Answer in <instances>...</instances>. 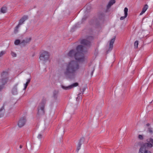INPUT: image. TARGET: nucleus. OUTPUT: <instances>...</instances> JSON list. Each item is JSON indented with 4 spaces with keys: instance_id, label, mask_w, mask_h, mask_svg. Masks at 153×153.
Instances as JSON below:
<instances>
[{
    "instance_id": "5701e85b",
    "label": "nucleus",
    "mask_w": 153,
    "mask_h": 153,
    "mask_svg": "<svg viewBox=\"0 0 153 153\" xmlns=\"http://www.w3.org/2000/svg\"><path fill=\"white\" fill-rule=\"evenodd\" d=\"M30 80H31V79L30 78H29V79H28L27 80V81L26 82V83L25 84H24L25 87H24V90H25L26 89L27 86L28 85V84H29V83L30 82Z\"/></svg>"
},
{
    "instance_id": "f8f14e48",
    "label": "nucleus",
    "mask_w": 153,
    "mask_h": 153,
    "mask_svg": "<svg viewBox=\"0 0 153 153\" xmlns=\"http://www.w3.org/2000/svg\"><path fill=\"white\" fill-rule=\"evenodd\" d=\"M81 44L87 46H90L91 44V42L85 39H82L80 41Z\"/></svg>"
},
{
    "instance_id": "b1692460",
    "label": "nucleus",
    "mask_w": 153,
    "mask_h": 153,
    "mask_svg": "<svg viewBox=\"0 0 153 153\" xmlns=\"http://www.w3.org/2000/svg\"><path fill=\"white\" fill-rule=\"evenodd\" d=\"M20 26L19 25H18L17 26L15 27V29L14 30V33L15 34H16L18 33L19 31L18 29L20 27Z\"/></svg>"
},
{
    "instance_id": "0eeeda50",
    "label": "nucleus",
    "mask_w": 153,
    "mask_h": 153,
    "mask_svg": "<svg viewBox=\"0 0 153 153\" xmlns=\"http://www.w3.org/2000/svg\"><path fill=\"white\" fill-rule=\"evenodd\" d=\"M26 117H21L20 118L18 123V125L20 128H21L24 126L26 123Z\"/></svg>"
},
{
    "instance_id": "4c0bfd02",
    "label": "nucleus",
    "mask_w": 153,
    "mask_h": 153,
    "mask_svg": "<svg viewBox=\"0 0 153 153\" xmlns=\"http://www.w3.org/2000/svg\"><path fill=\"white\" fill-rule=\"evenodd\" d=\"M88 39H93V37L92 36H89L88 38Z\"/></svg>"
},
{
    "instance_id": "6ab92c4d",
    "label": "nucleus",
    "mask_w": 153,
    "mask_h": 153,
    "mask_svg": "<svg viewBox=\"0 0 153 153\" xmlns=\"http://www.w3.org/2000/svg\"><path fill=\"white\" fill-rule=\"evenodd\" d=\"M115 3V0H111L107 5V8H109L114 4Z\"/></svg>"
},
{
    "instance_id": "9b49d317",
    "label": "nucleus",
    "mask_w": 153,
    "mask_h": 153,
    "mask_svg": "<svg viewBox=\"0 0 153 153\" xmlns=\"http://www.w3.org/2000/svg\"><path fill=\"white\" fill-rule=\"evenodd\" d=\"M28 18L27 16L25 15L23 16L19 20L18 25L20 26L24 23L25 21Z\"/></svg>"
},
{
    "instance_id": "f704fd0d",
    "label": "nucleus",
    "mask_w": 153,
    "mask_h": 153,
    "mask_svg": "<svg viewBox=\"0 0 153 153\" xmlns=\"http://www.w3.org/2000/svg\"><path fill=\"white\" fill-rule=\"evenodd\" d=\"M92 71H91V76H92L93 75V73L94 71V68H92Z\"/></svg>"
},
{
    "instance_id": "58836bf2",
    "label": "nucleus",
    "mask_w": 153,
    "mask_h": 153,
    "mask_svg": "<svg viewBox=\"0 0 153 153\" xmlns=\"http://www.w3.org/2000/svg\"><path fill=\"white\" fill-rule=\"evenodd\" d=\"M19 148H20V149H21L22 148V145H20L19 146Z\"/></svg>"
},
{
    "instance_id": "20e7f679",
    "label": "nucleus",
    "mask_w": 153,
    "mask_h": 153,
    "mask_svg": "<svg viewBox=\"0 0 153 153\" xmlns=\"http://www.w3.org/2000/svg\"><path fill=\"white\" fill-rule=\"evenodd\" d=\"M46 100L43 99L42 102L39 104L38 107L37 116L41 117L45 114V107L46 103Z\"/></svg>"
},
{
    "instance_id": "dca6fc26",
    "label": "nucleus",
    "mask_w": 153,
    "mask_h": 153,
    "mask_svg": "<svg viewBox=\"0 0 153 153\" xmlns=\"http://www.w3.org/2000/svg\"><path fill=\"white\" fill-rule=\"evenodd\" d=\"M59 94V91H54L53 93V97L54 100H58L57 97Z\"/></svg>"
},
{
    "instance_id": "423d86ee",
    "label": "nucleus",
    "mask_w": 153,
    "mask_h": 153,
    "mask_svg": "<svg viewBox=\"0 0 153 153\" xmlns=\"http://www.w3.org/2000/svg\"><path fill=\"white\" fill-rule=\"evenodd\" d=\"M16 103L15 101L13 100H10L9 102H5L3 105V107L5 106H7V107L9 108H12L14 105Z\"/></svg>"
},
{
    "instance_id": "39448f33",
    "label": "nucleus",
    "mask_w": 153,
    "mask_h": 153,
    "mask_svg": "<svg viewBox=\"0 0 153 153\" xmlns=\"http://www.w3.org/2000/svg\"><path fill=\"white\" fill-rule=\"evenodd\" d=\"M49 56V54L48 52L43 51L40 54L39 58L41 60L46 62L48 60Z\"/></svg>"
},
{
    "instance_id": "c9c22d12",
    "label": "nucleus",
    "mask_w": 153,
    "mask_h": 153,
    "mask_svg": "<svg viewBox=\"0 0 153 153\" xmlns=\"http://www.w3.org/2000/svg\"><path fill=\"white\" fill-rule=\"evenodd\" d=\"M86 89V88L85 87L83 88L82 89V94H83L84 92L85 91V90Z\"/></svg>"
},
{
    "instance_id": "393cba45",
    "label": "nucleus",
    "mask_w": 153,
    "mask_h": 153,
    "mask_svg": "<svg viewBox=\"0 0 153 153\" xmlns=\"http://www.w3.org/2000/svg\"><path fill=\"white\" fill-rule=\"evenodd\" d=\"M81 93H79L78 95V97L76 98V101H78L80 99H82V97L81 95H80Z\"/></svg>"
},
{
    "instance_id": "412c9836",
    "label": "nucleus",
    "mask_w": 153,
    "mask_h": 153,
    "mask_svg": "<svg viewBox=\"0 0 153 153\" xmlns=\"http://www.w3.org/2000/svg\"><path fill=\"white\" fill-rule=\"evenodd\" d=\"M4 107H3L0 109V117H1L4 116Z\"/></svg>"
},
{
    "instance_id": "f03ea898",
    "label": "nucleus",
    "mask_w": 153,
    "mask_h": 153,
    "mask_svg": "<svg viewBox=\"0 0 153 153\" xmlns=\"http://www.w3.org/2000/svg\"><path fill=\"white\" fill-rule=\"evenodd\" d=\"M76 52H75L74 50H70L68 54L70 57L74 56L75 59L79 62H82L84 61L85 58L83 52H85L83 46L81 45H78L76 48Z\"/></svg>"
},
{
    "instance_id": "1a4fd4ad",
    "label": "nucleus",
    "mask_w": 153,
    "mask_h": 153,
    "mask_svg": "<svg viewBox=\"0 0 153 153\" xmlns=\"http://www.w3.org/2000/svg\"><path fill=\"white\" fill-rule=\"evenodd\" d=\"M1 77L2 79L8 82L9 78V73L7 71H3L1 74Z\"/></svg>"
},
{
    "instance_id": "4468645a",
    "label": "nucleus",
    "mask_w": 153,
    "mask_h": 153,
    "mask_svg": "<svg viewBox=\"0 0 153 153\" xmlns=\"http://www.w3.org/2000/svg\"><path fill=\"white\" fill-rule=\"evenodd\" d=\"M85 140L84 138L82 137L80 139L78 143L77 147V148L76 151L78 152L80 149L81 145H82V142H83Z\"/></svg>"
},
{
    "instance_id": "a878e982",
    "label": "nucleus",
    "mask_w": 153,
    "mask_h": 153,
    "mask_svg": "<svg viewBox=\"0 0 153 153\" xmlns=\"http://www.w3.org/2000/svg\"><path fill=\"white\" fill-rule=\"evenodd\" d=\"M21 42H20V41L19 39H16V40L15 42H14V44L16 45H19V44H20Z\"/></svg>"
},
{
    "instance_id": "e433bc0d",
    "label": "nucleus",
    "mask_w": 153,
    "mask_h": 153,
    "mask_svg": "<svg viewBox=\"0 0 153 153\" xmlns=\"http://www.w3.org/2000/svg\"><path fill=\"white\" fill-rule=\"evenodd\" d=\"M86 18L87 17H86L85 16H84L82 18V20L83 21L85 20L86 19Z\"/></svg>"
},
{
    "instance_id": "a211bd4d",
    "label": "nucleus",
    "mask_w": 153,
    "mask_h": 153,
    "mask_svg": "<svg viewBox=\"0 0 153 153\" xmlns=\"http://www.w3.org/2000/svg\"><path fill=\"white\" fill-rule=\"evenodd\" d=\"M7 81L5 80L2 79L1 78L0 79V85L3 86L5 87L4 85L7 84Z\"/></svg>"
},
{
    "instance_id": "f257e3e1",
    "label": "nucleus",
    "mask_w": 153,
    "mask_h": 153,
    "mask_svg": "<svg viewBox=\"0 0 153 153\" xmlns=\"http://www.w3.org/2000/svg\"><path fill=\"white\" fill-rule=\"evenodd\" d=\"M79 68L78 63L76 61L73 60L68 62L66 65V68L64 74L67 78L72 79L75 77V74Z\"/></svg>"
},
{
    "instance_id": "c85d7f7f",
    "label": "nucleus",
    "mask_w": 153,
    "mask_h": 153,
    "mask_svg": "<svg viewBox=\"0 0 153 153\" xmlns=\"http://www.w3.org/2000/svg\"><path fill=\"white\" fill-rule=\"evenodd\" d=\"M138 45V41H135L134 43V48H137Z\"/></svg>"
},
{
    "instance_id": "aec40b11",
    "label": "nucleus",
    "mask_w": 153,
    "mask_h": 153,
    "mask_svg": "<svg viewBox=\"0 0 153 153\" xmlns=\"http://www.w3.org/2000/svg\"><path fill=\"white\" fill-rule=\"evenodd\" d=\"M148 8V6L147 4H146L144 5L143 7V8L140 14V15H141L144 13L146 11V10Z\"/></svg>"
},
{
    "instance_id": "7c9ffc66",
    "label": "nucleus",
    "mask_w": 153,
    "mask_h": 153,
    "mask_svg": "<svg viewBox=\"0 0 153 153\" xmlns=\"http://www.w3.org/2000/svg\"><path fill=\"white\" fill-rule=\"evenodd\" d=\"M42 137L43 135L41 134H39L37 137V138L38 139H42Z\"/></svg>"
},
{
    "instance_id": "7ed1b4c3",
    "label": "nucleus",
    "mask_w": 153,
    "mask_h": 153,
    "mask_svg": "<svg viewBox=\"0 0 153 153\" xmlns=\"http://www.w3.org/2000/svg\"><path fill=\"white\" fill-rule=\"evenodd\" d=\"M146 143H144L141 145L138 153H152L146 149L151 148L153 146V138L150 137L146 140Z\"/></svg>"
},
{
    "instance_id": "72a5a7b5",
    "label": "nucleus",
    "mask_w": 153,
    "mask_h": 153,
    "mask_svg": "<svg viewBox=\"0 0 153 153\" xmlns=\"http://www.w3.org/2000/svg\"><path fill=\"white\" fill-rule=\"evenodd\" d=\"M4 88L5 87H4L3 86L0 85V92L2 90V89Z\"/></svg>"
},
{
    "instance_id": "ddd939ff",
    "label": "nucleus",
    "mask_w": 153,
    "mask_h": 153,
    "mask_svg": "<svg viewBox=\"0 0 153 153\" xmlns=\"http://www.w3.org/2000/svg\"><path fill=\"white\" fill-rule=\"evenodd\" d=\"M115 37L114 36V38L111 40L109 43V48L108 51H111L113 48V44L115 41Z\"/></svg>"
},
{
    "instance_id": "2eb2a0df",
    "label": "nucleus",
    "mask_w": 153,
    "mask_h": 153,
    "mask_svg": "<svg viewBox=\"0 0 153 153\" xmlns=\"http://www.w3.org/2000/svg\"><path fill=\"white\" fill-rule=\"evenodd\" d=\"M150 126V125L149 123H148L146 124V126L148 127L147 132L151 134H152L153 133V129Z\"/></svg>"
},
{
    "instance_id": "c756f323",
    "label": "nucleus",
    "mask_w": 153,
    "mask_h": 153,
    "mask_svg": "<svg viewBox=\"0 0 153 153\" xmlns=\"http://www.w3.org/2000/svg\"><path fill=\"white\" fill-rule=\"evenodd\" d=\"M138 138H139V139L141 140H143L144 139L143 136L141 134L139 135L138 136Z\"/></svg>"
},
{
    "instance_id": "4be33fe9",
    "label": "nucleus",
    "mask_w": 153,
    "mask_h": 153,
    "mask_svg": "<svg viewBox=\"0 0 153 153\" xmlns=\"http://www.w3.org/2000/svg\"><path fill=\"white\" fill-rule=\"evenodd\" d=\"M7 10V8L6 7H3L1 8L0 12L1 13H4L6 12Z\"/></svg>"
},
{
    "instance_id": "f3484780",
    "label": "nucleus",
    "mask_w": 153,
    "mask_h": 153,
    "mask_svg": "<svg viewBox=\"0 0 153 153\" xmlns=\"http://www.w3.org/2000/svg\"><path fill=\"white\" fill-rule=\"evenodd\" d=\"M18 84H16L13 88L12 92L13 94L16 95L17 94V86Z\"/></svg>"
},
{
    "instance_id": "2f4dec72",
    "label": "nucleus",
    "mask_w": 153,
    "mask_h": 153,
    "mask_svg": "<svg viewBox=\"0 0 153 153\" xmlns=\"http://www.w3.org/2000/svg\"><path fill=\"white\" fill-rule=\"evenodd\" d=\"M11 54L12 56L14 57H16V54L13 52H12L11 53Z\"/></svg>"
},
{
    "instance_id": "473e14b6",
    "label": "nucleus",
    "mask_w": 153,
    "mask_h": 153,
    "mask_svg": "<svg viewBox=\"0 0 153 153\" xmlns=\"http://www.w3.org/2000/svg\"><path fill=\"white\" fill-rule=\"evenodd\" d=\"M127 17H125V15L124 16H121L120 18V20H123L124 19L126 18Z\"/></svg>"
},
{
    "instance_id": "9d476101",
    "label": "nucleus",
    "mask_w": 153,
    "mask_h": 153,
    "mask_svg": "<svg viewBox=\"0 0 153 153\" xmlns=\"http://www.w3.org/2000/svg\"><path fill=\"white\" fill-rule=\"evenodd\" d=\"M78 83L77 82H75L73 84H72L71 85L69 86H65L63 85H62V88L64 90H68V89H70L73 87H76L77 86H78Z\"/></svg>"
},
{
    "instance_id": "bb28decb",
    "label": "nucleus",
    "mask_w": 153,
    "mask_h": 153,
    "mask_svg": "<svg viewBox=\"0 0 153 153\" xmlns=\"http://www.w3.org/2000/svg\"><path fill=\"white\" fill-rule=\"evenodd\" d=\"M124 14L125 17H127L128 15V9L127 7H125L124 9Z\"/></svg>"
},
{
    "instance_id": "cd10ccee",
    "label": "nucleus",
    "mask_w": 153,
    "mask_h": 153,
    "mask_svg": "<svg viewBox=\"0 0 153 153\" xmlns=\"http://www.w3.org/2000/svg\"><path fill=\"white\" fill-rule=\"evenodd\" d=\"M6 51H3L0 52V57H2L3 55L6 53Z\"/></svg>"
},
{
    "instance_id": "6e6552de",
    "label": "nucleus",
    "mask_w": 153,
    "mask_h": 153,
    "mask_svg": "<svg viewBox=\"0 0 153 153\" xmlns=\"http://www.w3.org/2000/svg\"><path fill=\"white\" fill-rule=\"evenodd\" d=\"M31 37L26 38L25 39L23 40L20 43L21 46H25L27 44L29 43L31 41Z\"/></svg>"
}]
</instances>
